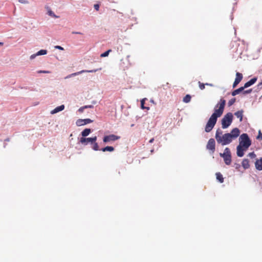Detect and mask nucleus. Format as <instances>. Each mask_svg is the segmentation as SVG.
<instances>
[{
  "mask_svg": "<svg viewBox=\"0 0 262 262\" xmlns=\"http://www.w3.org/2000/svg\"><path fill=\"white\" fill-rule=\"evenodd\" d=\"M225 104L226 100L221 99L215 105L214 112L212 114L206 125L205 131L206 132H210L212 129L216 122L217 118L221 117L223 114Z\"/></svg>",
  "mask_w": 262,
  "mask_h": 262,
  "instance_id": "obj_1",
  "label": "nucleus"
},
{
  "mask_svg": "<svg viewBox=\"0 0 262 262\" xmlns=\"http://www.w3.org/2000/svg\"><path fill=\"white\" fill-rule=\"evenodd\" d=\"M215 139L218 143L222 145H225L230 144L233 140L230 134L228 133L222 135V132L220 129H217L215 133Z\"/></svg>",
  "mask_w": 262,
  "mask_h": 262,
  "instance_id": "obj_2",
  "label": "nucleus"
},
{
  "mask_svg": "<svg viewBox=\"0 0 262 262\" xmlns=\"http://www.w3.org/2000/svg\"><path fill=\"white\" fill-rule=\"evenodd\" d=\"M239 146L244 147L245 149H247L251 144V141L247 134H243L239 137Z\"/></svg>",
  "mask_w": 262,
  "mask_h": 262,
  "instance_id": "obj_3",
  "label": "nucleus"
},
{
  "mask_svg": "<svg viewBox=\"0 0 262 262\" xmlns=\"http://www.w3.org/2000/svg\"><path fill=\"white\" fill-rule=\"evenodd\" d=\"M233 120V115L231 113H228L222 119L223 128H226L231 124Z\"/></svg>",
  "mask_w": 262,
  "mask_h": 262,
  "instance_id": "obj_4",
  "label": "nucleus"
},
{
  "mask_svg": "<svg viewBox=\"0 0 262 262\" xmlns=\"http://www.w3.org/2000/svg\"><path fill=\"white\" fill-rule=\"evenodd\" d=\"M220 155L221 157L223 158L226 164L229 165L231 164V155L230 149L229 148L226 147L224 150V153H220Z\"/></svg>",
  "mask_w": 262,
  "mask_h": 262,
  "instance_id": "obj_5",
  "label": "nucleus"
},
{
  "mask_svg": "<svg viewBox=\"0 0 262 262\" xmlns=\"http://www.w3.org/2000/svg\"><path fill=\"white\" fill-rule=\"evenodd\" d=\"M97 139V136H94L92 138L81 137L79 140V142L81 144H82L84 145H86L88 144V143L93 144V142H95V141H96Z\"/></svg>",
  "mask_w": 262,
  "mask_h": 262,
  "instance_id": "obj_6",
  "label": "nucleus"
},
{
  "mask_svg": "<svg viewBox=\"0 0 262 262\" xmlns=\"http://www.w3.org/2000/svg\"><path fill=\"white\" fill-rule=\"evenodd\" d=\"M120 138V136H118L113 134L105 136L103 137V141L104 143H108L117 140Z\"/></svg>",
  "mask_w": 262,
  "mask_h": 262,
  "instance_id": "obj_7",
  "label": "nucleus"
},
{
  "mask_svg": "<svg viewBox=\"0 0 262 262\" xmlns=\"http://www.w3.org/2000/svg\"><path fill=\"white\" fill-rule=\"evenodd\" d=\"M215 142L214 139L211 138L209 140L206 148L207 149L210 150L212 153H213L215 151Z\"/></svg>",
  "mask_w": 262,
  "mask_h": 262,
  "instance_id": "obj_8",
  "label": "nucleus"
},
{
  "mask_svg": "<svg viewBox=\"0 0 262 262\" xmlns=\"http://www.w3.org/2000/svg\"><path fill=\"white\" fill-rule=\"evenodd\" d=\"M92 122H93V120H92L90 119H79L76 121V124L77 126H80L92 123Z\"/></svg>",
  "mask_w": 262,
  "mask_h": 262,
  "instance_id": "obj_9",
  "label": "nucleus"
},
{
  "mask_svg": "<svg viewBox=\"0 0 262 262\" xmlns=\"http://www.w3.org/2000/svg\"><path fill=\"white\" fill-rule=\"evenodd\" d=\"M243 78V74L239 73L236 72V77L234 80V82L233 84V88H235L237 85L242 81V79Z\"/></svg>",
  "mask_w": 262,
  "mask_h": 262,
  "instance_id": "obj_10",
  "label": "nucleus"
},
{
  "mask_svg": "<svg viewBox=\"0 0 262 262\" xmlns=\"http://www.w3.org/2000/svg\"><path fill=\"white\" fill-rule=\"evenodd\" d=\"M229 134H230V135L231 136L232 139L233 140V139H236L237 137L239 136V134H240V131L238 128H234L231 130V133H229Z\"/></svg>",
  "mask_w": 262,
  "mask_h": 262,
  "instance_id": "obj_11",
  "label": "nucleus"
},
{
  "mask_svg": "<svg viewBox=\"0 0 262 262\" xmlns=\"http://www.w3.org/2000/svg\"><path fill=\"white\" fill-rule=\"evenodd\" d=\"M98 70V69L92 70H82V71H81L80 72H78L72 73V74H71L69 76H67L66 77V78H69V77H71L72 76H76V75H79V74L83 73H94V72H96Z\"/></svg>",
  "mask_w": 262,
  "mask_h": 262,
  "instance_id": "obj_12",
  "label": "nucleus"
},
{
  "mask_svg": "<svg viewBox=\"0 0 262 262\" xmlns=\"http://www.w3.org/2000/svg\"><path fill=\"white\" fill-rule=\"evenodd\" d=\"M246 150V149H245V148H244V147H243L242 146L238 145L237 146V156L239 157H242L244 155V151Z\"/></svg>",
  "mask_w": 262,
  "mask_h": 262,
  "instance_id": "obj_13",
  "label": "nucleus"
},
{
  "mask_svg": "<svg viewBox=\"0 0 262 262\" xmlns=\"http://www.w3.org/2000/svg\"><path fill=\"white\" fill-rule=\"evenodd\" d=\"M256 80H257V78H256V77L253 78L251 79H250L249 81L245 83L244 84V86L243 87L244 88V89L249 87L251 85H252V84H253L254 83H255L256 82Z\"/></svg>",
  "mask_w": 262,
  "mask_h": 262,
  "instance_id": "obj_14",
  "label": "nucleus"
},
{
  "mask_svg": "<svg viewBox=\"0 0 262 262\" xmlns=\"http://www.w3.org/2000/svg\"><path fill=\"white\" fill-rule=\"evenodd\" d=\"M256 168L258 170H262V158L259 160H257L255 163Z\"/></svg>",
  "mask_w": 262,
  "mask_h": 262,
  "instance_id": "obj_15",
  "label": "nucleus"
},
{
  "mask_svg": "<svg viewBox=\"0 0 262 262\" xmlns=\"http://www.w3.org/2000/svg\"><path fill=\"white\" fill-rule=\"evenodd\" d=\"M64 108V105H61L59 106H57L55 108H54L53 110H52L51 112V113L52 114H55V113H57L60 111H61L62 110H63Z\"/></svg>",
  "mask_w": 262,
  "mask_h": 262,
  "instance_id": "obj_16",
  "label": "nucleus"
},
{
  "mask_svg": "<svg viewBox=\"0 0 262 262\" xmlns=\"http://www.w3.org/2000/svg\"><path fill=\"white\" fill-rule=\"evenodd\" d=\"M243 113L244 111L243 110L238 111L235 113L234 115L235 116L239 119V121L242 122L243 120Z\"/></svg>",
  "mask_w": 262,
  "mask_h": 262,
  "instance_id": "obj_17",
  "label": "nucleus"
},
{
  "mask_svg": "<svg viewBox=\"0 0 262 262\" xmlns=\"http://www.w3.org/2000/svg\"><path fill=\"white\" fill-rule=\"evenodd\" d=\"M91 133V129L90 128H85L81 132V136L84 138L88 136Z\"/></svg>",
  "mask_w": 262,
  "mask_h": 262,
  "instance_id": "obj_18",
  "label": "nucleus"
},
{
  "mask_svg": "<svg viewBox=\"0 0 262 262\" xmlns=\"http://www.w3.org/2000/svg\"><path fill=\"white\" fill-rule=\"evenodd\" d=\"M215 175L216 179L219 181V182H220L221 183L224 182V179L223 175L220 172H216Z\"/></svg>",
  "mask_w": 262,
  "mask_h": 262,
  "instance_id": "obj_19",
  "label": "nucleus"
},
{
  "mask_svg": "<svg viewBox=\"0 0 262 262\" xmlns=\"http://www.w3.org/2000/svg\"><path fill=\"white\" fill-rule=\"evenodd\" d=\"M242 164L243 167L245 169L248 168L250 167L249 160L247 159H244Z\"/></svg>",
  "mask_w": 262,
  "mask_h": 262,
  "instance_id": "obj_20",
  "label": "nucleus"
},
{
  "mask_svg": "<svg viewBox=\"0 0 262 262\" xmlns=\"http://www.w3.org/2000/svg\"><path fill=\"white\" fill-rule=\"evenodd\" d=\"M244 90V88L243 86L241 87V88L233 91L232 92V95L234 96L237 95L238 94H239L240 92L243 91Z\"/></svg>",
  "mask_w": 262,
  "mask_h": 262,
  "instance_id": "obj_21",
  "label": "nucleus"
},
{
  "mask_svg": "<svg viewBox=\"0 0 262 262\" xmlns=\"http://www.w3.org/2000/svg\"><path fill=\"white\" fill-rule=\"evenodd\" d=\"M101 150L103 152L105 151H113L114 150V148L113 146H106L101 149Z\"/></svg>",
  "mask_w": 262,
  "mask_h": 262,
  "instance_id": "obj_22",
  "label": "nucleus"
},
{
  "mask_svg": "<svg viewBox=\"0 0 262 262\" xmlns=\"http://www.w3.org/2000/svg\"><path fill=\"white\" fill-rule=\"evenodd\" d=\"M191 98L190 95L187 94L183 98V101L185 103H188L190 101Z\"/></svg>",
  "mask_w": 262,
  "mask_h": 262,
  "instance_id": "obj_23",
  "label": "nucleus"
},
{
  "mask_svg": "<svg viewBox=\"0 0 262 262\" xmlns=\"http://www.w3.org/2000/svg\"><path fill=\"white\" fill-rule=\"evenodd\" d=\"M91 144L93 145L92 147L93 149H94L95 151L99 150L98 144L96 142V141H95V142H93V144Z\"/></svg>",
  "mask_w": 262,
  "mask_h": 262,
  "instance_id": "obj_24",
  "label": "nucleus"
},
{
  "mask_svg": "<svg viewBox=\"0 0 262 262\" xmlns=\"http://www.w3.org/2000/svg\"><path fill=\"white\" fill-rule=\"evenodd\" d=\"M147 99L146 98H144L143 99L141 100V108L142 109H147V110H149V108L148 107H145L144 106V103H145V101Z\"/></svg>",
  "mask_w": 262,
  "mask_h": 262,
  "instance_id": "obj_25",
  "label": "nucleus"
},
{
  "mask_svg": "<svg viewBox=\"0 0 262 262\" xmlns=\"http://www.w3.org/2000/svg\"><path fill=\"white\" fill-rule=\"evenodd\" d=\"M47 53V51L46 50H41L37 52L36 55L37 56L46 55Z\"/></svg>",
  "mask_w": 262,
  "mask_h": 262,
  "instance_id": "obj_26",
  "label": "nucleus"
},
{
  "mask_svg": "<svg viewBox=\"0 0 262 262\" xmlns=\"http://www.w3.org/2000/svg\"><path fill=\"white\" fill-rule=\"evenodd\" d=\"M48 14L52 16V17H55V18H58V16L56 15L51 10V9H49L48 10Z\"/></svg>",
  "mask_w": 262,
  "mask_h": 262,
  "instance_id": "obj_27",
  "label": "nucleus"
},
{
  "mask_svg": "<svg viewBox=\"0 0 262 262\" xmlns=\"http://www.w3.org/2000/svg\"><path fill=\"white\" fill-rule=\"evenodd\" d=\"M111 51H112V50H108L106 51V52H104L103 53L101 54V55H100V56H101V57H106V56H108V55L109 53H110V52H111Z\"/></svg>",
  "mask_w": 262,
  "mask_h": 262,
  "instance_id": "obj_28",
  "label": "nucleus"
},
{
  "mask_svg": "<svg viewBox=\"0 0 262 262\" xmlns=\"http://www.w3.org/2000/svg\"><path fill=\"white\" fill-rule=\"evenodd\" d=\"M235 100H236V99H235V98H232V99H230V100L229 101V102H228V105H229V106H230L232 105L235 103Z\"/></svg>",
  "mask_w": 262,
  "mask_h": 262,
  "instance_id": "obj_29",
  "label": "nucleus"
},
{
  "mask_svg": "<svg viewBox=\"0 0 262 262\" xmlns=\"http://www.w3.org/2000/svg\"><path fill=\"white\" fill-rule=\"evenodd\" d=\"M199 88L201 90H202L205 89V84L203 83H201L200 81L199 82Z\"/></svg>",
  "mask_w": 262,
  "mask_h": 262,
  "instance_id": "obj_30",
  "label": "nucleus"
},
{
  "mask_svg": "<svg viewBox=\"0 0 262 262\" xmlns=\"http://www.w3.org/2000/svg\"><path fill=\"white\" fill-rule=\"evenodd\" d=\"M93 105H85L84 106L80 108L79 110H80L81 109H84V108H93Z\"/></svg>",
  "mask_w": 262,
  "mask_h": 262,
  "instance_id": "obj_31",
  "label": "nucleus"
},
{
  "mask_svg": "<svg viewBox=\"0 0 262 262\" xmlns=\"http://www.w3.org/2000/svg\"><path fill=\"white\" fill-rule=\"evenodd\" d=\"M257 139L262 140V133H261L260 130H259L258 132V135L257 137Z\"/></svg>",
  "mask_w": 262,
  "mask_h": 262,
  "instance_id": "obj_32",
  "label": "nucleus"
},
{
  "mask_svg": "<svg viewBox=\"0 0 262 262\" xmlns=\"http://www.w3.org/2000/svg\"><path fill=\"white\" fill-rule=\"evenodd\" d=\"M249 157H250L251 158H254L256 157L255 154L254 152H250L248 154Z\"/></svg>",
  "mask_w": 262,
  "mask_h": 262,
  "instance_id": "obj_33",
  "label": "nucleus"
},
{
  "mask_svg": "<svg viewBox=\"0 0 262 262\" xmlns=\"http://www.w3.org/2000/svg\"><path fill=\"white\" fill-rule=\"evenodd\" d=\"M252 91V89H249V90H248L246 91H243V94H249V93H251Z\"/></svg>",
  "mask_w": 262,
  "mask_h": 262,
  "instance_id": "obj_34",
  "label": "nucleus"
},
{
  "mask_svg": "<svg viewBox=\"0 0 262 262\" xmlns=\"http://www.w3.org/2000/svg\"><path fill=\"white\" fill-rule=\"evenodd\" d=\"M94 8L95 9V10H96L97 11L99 10V5L98 4L94 5Z\"/></svg>",
  "mask_w": 262,
  "mask_h": 262,
  "instance_id": "obj_35",
  "label": "nucleus"
},
{
  "mask_svg": "<svg viewBox=\"0 0 262 262\" xmlns=\"http://www.w3.org/2000/svg\"><path fill=\"white\" fill-rule=\"evenodd\" d=\"M38 73H49L50 72L48 71H38Z\"/></svg>",
  "mask_w": 262,
  "mask_h": 262,
  "instance_id": "obj_36",
  "label": "nucleus"
},
{
  "mask_svg": "<svg viewBox=\"0 0 262 262\" xmlns=\"http://www.w3.org/2000/svg\"><path fill=\"white\" fill-rule=\"evenodd\" d=\"M55 48L56 49H59V50H63V48L62 47L59 46H56L55 47Z\"/></svg>",
  "mask_w": 262,
  "mask_h": 262,
  "instance_id": "obj_37",
  "label": "nucleus"
},
{
  "mask_svg": "<svg viewBox=\"0 0 262 262\" xmlns=\"http://www.w3.org/2000/svg\"><path fill=\"white\" fill-rule=\"evenodd\" d=\"M36 56H37V55H36V54H33V55H32L30 56V58H31V59H33V58H35Z\"/></svg>",
  "mask_w": 262,
  "mask_h": 262,
  "instance_id": "obj_38",
  "label": "nucleus"
},
{
  "mask_svg": "<svg viewBox=\"0 0 262 262\" xmlns=\"http://www.w3.org/2000/svg\"><path fill=\"white\" fill-rule=\"evenodd\" d=\"M73 34H82V33L79 32H73Z\"/></svg>",
  "mask_w": 262,
  "mask_h": 262,
  "instance_id": "obj_39",
  "label": "nucleus"
},
{
  "mask_svg": "<svg viewBox=\"0 0 262 262\" xmlns=\"http://www.w3.org/2000/svg\"><path fill=\"white\" fill-rule=\"evenodd\" d=\"M20 3H27V1H22V0H19V1Z\"/></svg>",
  "mask_w": 262,
  "mask_h": 262,
  "instance_id": "obj_40",
  "label": "nucleus"
},
{
  "mask_svg": "<svg viewBox=\"0 0 262 262\" xmlns=\"http://www.w3.org/2000/svg\"><path fill=\"white\" fill-rule=\"evenodd\" d=\"M205 84L206 85H209V86H213V84H210V83H206Z\"/></svg>",
  "mask_w": 262,
  "mask_h": 262,
  "instance_id": "obj_41",
  "label": "nucleus"
},
{
  "mask_svg": "<svg viewBox=\"0 0 262 262\" xmlns=\"http://www.w3.org/2000/svg\"><path fill=\"white\" fill-rule=\"evenodd\" d=\"M154 141V138H152L149 141V143H152L153 142V141Z\"/></svg>",
  "mask_w": 262,
  "mask_h": 262,
  "instance_id": "obj_42",
  "label": "nucleus"
},
{
  "mask_svg": "<svg viewBox=\"0 0 262 262\" xmlns=\"http://www.w3.org/2000/svg\"><path fill=\"white\" fill-rule=\"evenodd\" d=\"M0 45H1V46H3V42H0Z\"/></svg>",
  "mask_w": 262,
  "mask_h": 262,
  "instance_id": "obj_43",
  "label": "nucleus"
},
{
  "mask_svg": "<svg viewBox=\"0 0 262 262\" xmlns=\"http://www.w3.org/2000/svg\"><path fill=\"white\" fill-rule=\"evenodd\" d=\"M262 85V82L258 84V86Z\"/></svg>",
  "mask_w": 262,
  "mask_h": 262,
  "instance_id": "obj_44",
  "label": "nucleus"
},
{
  "mask_svg": "<svg viewBox=\"0 0 262 262\" xmlns=\"http://www.w3.org/2000/svg\"><path fill=\"white\" fill-rule=\"evenodd\" d=\"M83 109H81L80 110H79V111H82Z\"/></svg>",
  "mask_w": 262,
  "mask_h": 262,
  "instance_id": "obj_45",
  "label": "nucleus"
},
{
  "mask_svg": "<svg viewBox=\"0 0 262 262\" xmlns=\"http://www.w3.org/2000/svg\"><path fill=\"white\" fill-rule=\"evenodd\" d=\"M6 141H9V139H6Z\"/></svg>",
  "mask_w": 262,
  "mask_h": 262,
  "instance_id": "obj_46",
  "label": "nucleus"
}]
</instances>
